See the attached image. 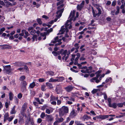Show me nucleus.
Masks as SVG:
<instances>
[{"label": "nucleus", "instance_id": "1", "mask_svg": "<svg viewBox=\"0 0 125 125\" xmlns=\"http://www.w3.org/2000/svg\"><path fill=\"white\" fill-rule=\"evenodd\" d=\"M65 26H62L61 28V30L60 31V32L57 35H59V34H63L64 32L66 31V32L68 31V28L71 29L72 27V26L71 24V22L70 21L67 20L65 24Z\"/></svg>", "mask_w": 125, "mask_h": 125}, {"label": "nucleus", "instance_id": "2", "mask_svg": "<svg viewBox=\"0 0 125 125\" xmlns=\"http://www.w3.org/2000/svg\"><path fill=\"white\" fill-rule=\"evenodd\" d=\"M68 112V108L66 106H63L60 109L59 111V114L61 116H62Z\"/></svg>", "mask_w": 125, "mask_h": 125}, {"label": "nucleus", "instance_id": "3", "mask_svg": "<svg viewBox=\"0 0 125 125\" xmlns=\"http://www.w3.org/2000/svg\"><path fill=\"white\" fill-rule=\"evenodd\" d=\"M75 13V11H71L70 16L69 17L70 18L69 21H71L73 20V21H75L76 20V18L78 17L79 16L78 13V12H76V15L75 17H74V15Z\"/></svg>", "mask_w": 125, "mask_h": 125}, {"label": "nucleus", "instance_id": "4", "mask_svg": "<svg viewBox=\"0 0 125 125\" xmlns=\"http://www.w3.org/2000/svg\"><path fill=\"white\" fill-rule=\"evenodd\" d=\"M101 71H98L95 73V74H96V76L95 77L93 78L92 79H91L90 81L91 82H94L93 80L95 81V82L96 83H98L100 82L99 80L98 79L100 75V73L101 72Z\"/></svg>", "mask_w": 125, "mask_h": 125}, {"label": "nucleus", "instance_id": "5", "mask_svg": "<svg viewBox=\"0 0 125 125\" xmlns=\"http://www.w3.org/2000/svg\"><path fill=\"white\" fill-rule=\"evenodd\" d=\"M59 37L58 36H56L54 38L53 40L51 42L53 43H55L57 42H58V43H56L55 44V46H57L58 45H59L62 43V42H61L62 40L61 39H58Z\"/></svg>", "mask_w": 125, "mask_h": 125}, {"label": "nucleus", "instance_id": "6", "mask_svg": "<svg viewBox=\"0 0 125 125\" xmlns=\"http://www.w3.org/2000/svg\"><path fill=\"white\" fill-rule=\"evenodd\" d=\"M63 8L57 11L56 12L57 15L56 16L57 18L55 19L53 21L54 22H56L57 21L58 18H59L60 17L62 16V13L63 12Z\"/></svg>", "mask_w": 125, "mask_h": 125}, {"label": "nucleus", "instance_id": "7", "mask_svg": "<svg viewBox=\"0 0 125 125\" xmlns=\"http://www.w3.org/2000/svg\"><path fill=\"white\" fill-rule=\"evenodd\" d=\"M53 29L52 28H50L46 32H44L43 33H41V36H44V38H43V40H45L46 38V35L47 34H49V33L52 31Z\"/></svg>", "mask_w": 125, "mask_h": 125}, {"label": "nucleus", "instance_id": "8", "mask_svg": "<svg viewBox=\"0 0 125 125\" xmlns=\"http://www.w3.org/2000/svg\"><path fill=\"white\" fill-rule=\"evenodd\" d=\"M21 32V33L19 34V35L22 36H24V37L25 38H26L29 35L28 32L25 30H22Z\"/></svg>", "mask_w": 125, "mask_h": 125}, {"label": "nucleus", "instance_id": "9", "mask_svg": "<svg viewBox=\"0 0 125 125\" xmlns=\"http://www.w3.org/2000/svg\"><path fill=\"white\" fill-rule=\"evenodd\" d=\"M4 67L5 72L7 74H9L11 72V70L10 65L5 66Z\"/></svg>", "mask_w": 125, "mask_h": 125}, {"label": "nucleus", "instance_id": "10", "mask_svg": "<svg viewBox=\"0 0 125 125\" xmlns=\"http://www.w3.org/2000/svg\"><path fill=\"white\" fill-rule=\"evenodd\" d=\"M107 116L106 115H99L98 116H97L93 118V119L96 120L97 119H104L106 118L107 117Z\"/></svg>", "mask_w": 125, "mask_h": 125}, {"label": "nucleus", "instance_id": "11", "mask_svg": "<svg viewBox=\"0 0 125 125\" xmlns=\"http://www.w3.org/2000/svg\"><path fill=\"white\" fill-rule=\"evenodd\" d=\"M84 1L83 0L80 4L77 5V9L80 11L81 10L84 6Z\"/></svg>", "mask_w": 125, "mask_h": 125}, {"label": "nucleus", "instance_id": "12", "mask_svg": "<svg viewBox=\"0 0 125 125\" xmlns=\"http://www.w3.org/2000/svg\"><path fill=\"white\" fill-rule=\"evenodd\" d=\"M27 85V83L25 81L22 82L21 83V91H23V89L25 88L26 87Z\"/></svg>", "mask_w": 125, "mask_h": 125}, {"label": "nucleus", "instance_id": "13", "mask_svg": "<svg viewBox=\"0 0 125 125\" xmlns=\"http://www.w3.org/2000/svg\"><path fill=\"white\" fill-rule=\"evenodd\" d=\"M70 53V51L69 50L68 52L67 51V50H65L64 51L62 52L61 53V54L62 55H63L62 57V59L64 60V59L65 57L66 56V54L67 55H69Z\"/></svg>", "mask_w": 125, "mask_h": 125}, {"label": "nucleus", "instance_id": "14", "mask_svg": "<svg viewBox=\"0 0 125 125\" xmlns=\"http://www.w3.org/2000/svg\"><path fill=\"white\" fill-rule=\"evenodd\" d=\"M46 120L48 122H51L54 120L53 117L51 115L46 114Z\"/></svg>", "mask_w": 125, "mask_h": 125}, {"label": "nucleus", "instance_id": "15", "mask_svg": "<svg viewBox=\"0 0 125 125\" xmlns=\"http://www.w3.org/2000/svg\"><path fill=\"white\" fill-rule=\"evenodd\" d=\"M5 3L6 4V6L7 7H8L10 6H12L13 5H14L16 4V2H14L12 4L8 1H5Z\"/></svg>", "mask_w": 125, "mask_h": 125}, {"label": "nucleus", "instance_id": "16", "mask_svg": "<svg viewBox=\"0 0 125 125\" xmlns=\"http://www.w3.org/2000/svg\"><path fill=\"white\" fill-rule=\"evenodd\" d=\"M91 118L90 116H89L86 115H85L83 116L81 118V119L82 120L85 121V120H87Z\"/></svg>", "mask_w": 125, "mask_h": 125}, {"label": "nucleus", "instance_id": "17", "mask_svg": "<svg viewBox=\"0 0 125 125\" xmlns=\"http://www.w3.org/2000/svg\"><path fill=\"white\" fill-rule=\"evenodd\" d=\"M73 87L71 85H70L65 87L64 89L67 92H69L73 89Z\"/></svg>", "mask_w": 125, "mask_h": 125}, {"label": "nucleus", "instance_id": "18", "mask_svg": "<svg viewBox=\"0 0 125 125\" xmlns=\"http://www.w3.org/2000/svg\"><path fill=\"white\" fill-rule=\"evenodd\" d=\"M53 111V109L51 107H49L48 108L46 109L45 112L48 114H50L52 113Z\"/></svg>", "mask_w": 125, "mask_h": 125}, {"label": "nucleus", "instance_id": "19", "mask_svg": "<svg viewBox=\"0 0 125 125\" xmlns=\"http://www.w3.org/2000/svg\"><path fill=\"white\" fill-rule=\"evenodd\" d=\"M27 104L26 103H25L23 105L21 108V110L23 112H25L26 110L27 107Z\"/></svg>", "mask_w": 125, "mask_h": 125}, {"label": "nucleus", "instance_id": "20", "mask_svg": "<svg viewBox=\"0 0 125 125\" xmlns=\"http://www.w3.org/2000/svg\"><path fill=\"white\" fill-rule=\"evenodd\" d=\"M62 87L61 85H57L56 86L55 91L58 94V92L61 91L62 90Z\"/></svg>", "mask_w": 125, "mask_h": 125}, {"label": "nucleus", "instance_id": "21", "mask_svg": "<svg viewBox=\"0 0 125 125\" xmlns=\"http://www.w3.org/2000/svg\"><path fill=\"white\" fill-rule=\"evenodd\" d=\"M15 105L13 106L11 110L10 111V114L12 115L16 113L17 111L15 110Z\"/></svg>", "mask_w": 125, "mask_h": 125}, {"label": "nucleus", "instance_id": "22", "mask_svg": "<svg viewBox=\"0 0 125 125\" xmlns=\"http://www.w3.org/2000/svg\"><path fill=\"white\" fill-rule=\"evenodd\" d=\"M14 65L18 66H22L24 65L23 63L21 62H16L15 63Z\"/></svg>", "mask_w": 125, "mask_h": 125}, {"label": "nucleus", "instance_id": "23", "mask_svg": "<svg viewBox=\"0 0 125 125\" xmlns=\"http://www.w3.org/2000/svg\"><path fill=\"white\" fill-rule=\"evenodd\" d=\"M74 46L75 47V49L76 50L75 51V52L76 53L78 52V49L79 48L80 46L79 44L78 43H75L74 45Z\"/></svg>", "mask_w": 125, "mask_h": 125}, {"label": "nucleus", "instance_id": "24", "mask_svg": "<svg viewBox=\"0 0 125 125\" xmlns=\"http://www.w3.org/2000/svg\"><path fill=\"white\" fill-rule=\"evenodd\" d=\"M50 101H53L57 100L58 99V97H55L53 95H52L50 97Z\"/></svg>", "mask_w": 125, "mask_h": 125}, {"label": "nucleus", "instance_id": "25", "mask_svg": "<svg viewBox=\"0 0 125 125\" xmlns=\"http://www.w3.org/2000/svg\"><path fill=\"white\" fill-rule=\"evenodd\" d=\"M117 104L116 103H113L112 104H111L109 106L110 107H113L114 108H116L117 107Z\"/></svg>", "mask_w": 125, "mask_h": 125}, {"label": "nucleus", "instance_id": "26", "mask_svg": "<svg viewBox=\"0 0 125 125\" xmlns=\"http://www.w3.org/2000/svg\"><path fill=\"white\" fill-rule=\"evenodd\" d=\"M82 70L81 71V72L82 73H87V71L86 70L87 67L85 66L82 67Z\"/></svg>", "mask_w": 125, "mask_h": 125}, {"label": "nucleus", "instance_id": "27", "mask_svg": "<svg viewBox=\"0 0 125 125\" xmlns=\"http://www.w3.org/2000/svg\"><path fill=\"white\" fill-rule=\"evenodd\" d=\"M46 85L47 87L49 89H51L53 88L52 84L50 83H46Z\"/></svg>", "mask_w": 125, "mask_h": 125}, {"label": "nucleus", "instance_id": "28", "mask_svg": "<svg viewBox=\"0 0 125 125\" xmlns=\"http://www.w3.org/2000/svg\"><path fill=\"white\" fill-rule=\"evenodd\" d=\"M14 95L12 92H10L9 93V98L10 100L11 101L12 100Z\"/></svg>", "mask_w": 125, "mask_h": 125}, {"label": "nucleus", "instance_id": "29", "mask_svg": "<svg viewBox=\"0 0 125 125\" xmlns=\"http://www.w3.org/2000/svg\"><path fill=\"white\" fill-rule=\"evenodd\" d=\"M56 78H57L58 82H61L63 81L64 79V77H57Z\"/></svg>", "mask_w": 125, "mask_h": 125}, {"label": "nucleus", "instance_id": "30", "mask_svg": "<svg viewBox=\"0 0 125 125\" xmlns=\"http://www.w3.org/2000/svg\"><path fill=\"white\" fill-rule=\"evenodd\" d=\"M92 67L91 66H90L88 67H87L86 70L87 71V73H90L92 72Z\"/></svg>", "mask_w": 125, "mask_h": 125}, {"label": "nucleus", "instance_id": "31", "mask_svg": "<svg viewBox=\"0 0 125 125\" xmlns=\"http://www.w3.org/2000/svg\"><path fill=\"white\" fill-rule=\"evenodd\" d=\"M55 119L56 120L58 121L59 123L62 122L63 120V119L62 117L60 118H56Z\"/></svg>", "mask_w": 125, "mask_h": 125}, {"label": "nucleus", "instance_id": "32", "mask_svg": "<svg viewBox=\"0 0 125 125\" xmlns=\"http://www.w3.org/2000/svg\"><path fill=\"white\" fill-rule=\"evenodd\" d=\"M35 83L34 82H33L32 83L30 84L29 87L31 88H33L35 86Z\"/></svg>", "mask_w": 125, "mask_h": 125}, {"label": "nucleus", "instance_id": "33", "mask_svg": "<svg viewBox=\"0 0 125 125\" xmlns=\"http://www.w3.org/2000/svg\"><path fill=\"white\" fill-rule=\"evenodd\" d=\"M15 117L14 115H13L9 117L7 120L9 122H11L13 119Z\"/></svg>", "mask_w": 125, "mask_h": 125}, {"label": "nucleus", "instance_id": "34", "mask_svg": "<svg viewBox=\"0 0 125 125\" xmlns=\"http://www.w3.org/2000/svg\"><path fill=\"white\" fill-rule=\"evenodd\" d=\"M46 73L48 75H53L54 74V73L52 71H48L46 72Z\"/></svg>", "mask_w": 125, "mask_h": 125}, {"label": "nucleus", "instance_id": "35", "mask_svg": "<svg viewBox=\"0 0 125 125\" xmlns=\"http://www.w3.org/2000/svg\"><path fill=\"white\" fill-rule=\"evenodd\" d=\"M96 8L97 9L98 12V13H97V15H100L101 14V9L100 8L99 6H98V7H96Z\"/></svg>", "mask_w": 125, "mask_h": 125}, {"label": "nucleus", "instance_id": "36", "mask_svg": "<svg viewBox=\"0 0 125 125\" xmlns=\"http://www.w3.org/2000/svg\"><path fill=\"white\" fill-rule=\"evenodd\" d=\"M70 115L73 117L75 116L76 115V114L75 113V111L74 110H73L71 111L70 114Z\"/></svg>", "mask_w": 125, "mask_h": 125}, {"label": "nucleus", "instance_id": "37", "mask_svg": "<svg viewBox=\"0 0 125 125\" xmlns=\"http://www.w3.org/2000/svg\"><path fill=\"white\" fill-rule=\"evenodd\" d=\"M58 80L57 79H54L52 78H51L49 80V82H58Z\"/></svg>", "mask_w": 125, "mask_h": 125}, {"label": "nucleus", "instance_id": "38", "mask_svg": "<svg viewBox=\"0 0 125 125\" xmlns=\"http://www.w3.org/2000/svg\"><path fill=\"white\" fill-rule=\"evenodd\" d=\"M52 53L55 56H56L60 54V52H55L54 51H53L52 52Z\"/></svg>", "mask_w": 125, "mask_h": 125}, {"label": "nucleus", "instance_id": "39", "mask_svg": "<svg viewBox=\"0 0 125 125\" xmlns=\"http://www.w3.org/2000/svg\"><path fill=\"white\" fill-rule=\"evenodd\" d=\"M45 116H46V114L44 112H42L40 115V117L41 118H43Z\"/></svg>", "mask_w": 125, "mask_h": 125}, {"label": "nucleus", "instance_id": "40", "mask_svg": "<svg viewBox=\"0 0 125 125\" xmlns=\"http://www.w3.org/2000/svg\"><path fill=\"white\" fill-rule=\"evenodd\" d=\"M10 84L12 86H15L16 84L15 83V81L14 80H12L10 82Z\"/></svg>", "mask_w": 125, "mask_h": 125}, {"label": "nucleus", "instance_id": "41", "mask_svg": "<svg viewBox=\"0 0 125 125\" xmlns=\"http://www.w3.org/2000/svg\"><path fill=\"white\" fill-rule=\"evenodd\" d=\"M75 123L77 125H84V124L81 123L80 122L78 121H75Z\"/></svg>", "mask_w": 125, "mask_h": 125}, {"label": "nucleus", "instance_id": "42", "mask_svg": "<svg viewBox=\"0 0 125 125\" xmlns=\"http://www.w3.org/2000/svg\"><path fill=\"white\" fill-rule=\"evenodd\" d=\"M25 78V76L23 75L20 77L19 80L20 81H22L24 80Z\"/></svg>", "mask_w": 125, "mask_h": 125}, {"label": "nucleus", "instance_id": "43", "mask_svg": "<svg viewBox=\"0 0 125 125\" xmlns=\"http://www.w3.org/2000/svg\"><path fill=\"white\" fill-rule=\"evenodd\" d=\"M5 48L11 49V46L8 45H4Z\"/></svg>", "mask_w": 125, "mask_h": 125}, {"label": "nucleus", "instance_id": "44", "mask_svg": "<svg viewBox=\"0 0 125 125\" xmlns=\"http://www.w3.org/2000/svg\"><path fill=\"white\" fill-rule=\"evenodd\" d=\"M92 12L93 13V16L94 17H95L97 15H97V14L95 13V12L94 11L93 8H92Z\"/></svg>", "mask_w": 125, "mask_h": 125}, {"label": "nucleus", "instance_id": "45", "mask_svg": "<svg viewBox=\"0 0 125 125\" xmlns=\"http://www.w3.org/2000/svg\"><path fill=\"white\" fill-rule=\"evenodd\" d=\"M63 0H61L57 3V6H58L59 5H61L62 4V3L63 2Z\"/></svg>", "mask_w": 125, "mask_h": 125}, {"label": "nucleus", "instance_id": "46", "mask_svg": "<svg viewBox=\"0 0 125 125\" xmlns=\"http://www.w3.org/2000/svg\"><path fill=\"white\" fill-rule=\"evenodd\" d=\"M117 105L119 107H122L123 105V103H119L117 104Z\"/></svg>", "mask_w": 125, "mask_h": 125}, {"label": "nucleus", "instance_id": "47", "mask_svg": "<svg viewBox=\"0 0 125 125\" xmlns=\"http://www.w3.org/2000/svg\"><path fill=\"white\" fill-rule=\"evenodd\" d=\"M37 37V35H33V37L32 38V39L33 42H34V41L35 39H36V41H37V39H36Z\"/></svg>", "mask_w": 125, "mask_h": 125}, {"label": "nucleus", "instance_id": "48", "mask_svg": "<svg viewBox=\"0 0 125 125\" xmlns=\"http://www.w3.org/2000/svg\"><path fill=\"white\" fill-rule=\"evenodd\" d=\"M46 86L45 85H43L42 86L41 89V90L43 91H45L46 90L45 88Z\"/></svg>", "mask_w": 125, "mask_h": 125}, {"label": "nucleus", "instance_id": "49", "mask_svg": "<svg viewBox=\"0 0 125 125\" xmlns=\"http://www.w3.org/2000/svg\"><path fill=\"white\" fill-rule=\"evenodd\" d=\"M98 89H94L92 91V94H94L96 93L98 91Z\"/></svg>", "mask_w": 125, "mask_h": 125}, {"label": "nucleus", "instance_id": "50", "mask_svg": "<svg viewBox=\"0 0 125 125\" xmlns=\"http://www.w3.org/2000/svg\"><path fill=\"white\" fill-rule=\"evenodd\" d=\"M121 114H122L121 115H119L118 116H116V118H120L124 116L125 115V113H121Z\"/></svg>", "mask_w": 125, "mask_h": 125}, {"label": "nucleus", "instance_id": "51", "mask_svg": "<svg viewBox=\"0 0 125 125\" xmlns=\"http://www.w3.org/2000/svg\"><path fill=\"white\" fill-rule=\"evenodd\" d=\"M30 34L31 35L34 34L36 32V31L34 30H32L30 32Z\"/></svg>", "mask_w": 125, "mask_h": 125}, {"label": "nucleus", "instance_id": "52", "mask_svg": "<svg viewBox=\"0 0 125 125\" xmlns=\"http://www.w3.org/2000/svg\"><path fill=\"white\" fill-rule=\"evenodd\" d=\"M37 22L40 25L42 24V22L41 21V20L40 19H38L37 20Z\"/></svg>", "mask_w": 125, "mask_h": 125}, {"label": "nucleus", "instance_id": "53", "mask_svg": "<svg viewBox=\"0 0 125 125\" xmlns=\"http://www.w3.org/2000/svg\"><path fill=\"white\" fill-rule=\"evenodd\" d=\"M9 117V115L8 113H6L4 115V118H7V119Z\"/></svg>", "mask_w": 125, "mask_h": 125}, {"label": "nucleus", "instance_id": "54", "mask_svg": "<svg viewBox=\"0 0 125 125\" xmlns=\"http://www.w3.org/2000/svg\"><path fill=\"white\" fill-rule=\"evenodd\" d=\"M75 55L74 54L72 55V58L71 59V61H73L75 58Z\"/></svg>", "mask_w": 125, "mask_h": 125}, {"label": "nucleus", "instance_id": "55", "mask_svg": "<svg viewBox=\"0 0 125 125\" xmlns=\"http://www.w3.org/2000/svg\"><path fill=\"white\" fill-rule=\"evenodd\" d=\"M112 80V79L110 77H109L107 78L105 81V82L106 83H107L109 81H111Z\"/></svg>", "mask_w": 125, "mask_h": 125}, {"label": "nucleus", "instance_id": "56", "mask_svg": "<svg viewBox=\"0 0 125 125\" xmlns=\"http://www.w3.org/2000/svg\"><path fill=\"white\" fill-rule=\"evenodd\" d=\"M51 104L53 105H55L56 104V102L54 101H50Z\"/></svg>", "mask_w": 125, "mask_h": 125}, {"label": "nucleus", "instance_id": "57", "mask_svg": "<svg viewBox=\"0 0 125 125\" xmlns=\"http://www.w3.org/2000/svg\"><path fill=\"white\" fill-rule=\"evenodd\" d=\"M116 0H114V1L112 2V5L113 6H115L116 4Z\"/></svg>", "mask_w": 125, "mask_h": 125}, {"label": "nucleus", "instance_id": "58", "mask_svg": "<svg viewBox=\"0 0 125 125\" xmlns=\"http://www.w3.org/2000/svg\"><path fill=\"white\" fill-rule=\"evenodd\" d=\"M62 40L64 41H68L69 40L67 38L65 37H64L62 38Z\"/></svg>", "mask_w": 125, "mask_h": 125}, {"label": "nucleus", "instance_id": "59", "mask_svg": "<svg viewBox=\"0 0 125 125\" xmlns=\"http://www.w3.org/2000/svg\"><path fill=\"white\" fill-rule=\"evenodd\" d=\"M108 106L111 104V100L110 98H108Z\"/></svg>", "mask_w": 125, "mask_h": 125}, {"label": "nucleus", "instance_id": "60", "mask_svg": "<svg viewBox=\"0 0 125 125\" xmlns=\"http://www.w3.org/2000/svg\"><path fill=\"white\" fill-rule=\"evenodd\" d=\"M44 80V79L43 78H40L39 79V81L40 82H43Z\"/></svg>", "mask_w": 125, "mask_h": 125}, {"label": "nucleus", "instance_id": "61", "mask_svg": "<svg viewBox=\"0 0 125 125\" xmlns=\"http://www.w3.org/2000/svg\"><path fill=\"white\" fill-rule=\"evenodd\" d=\"M33 28L32 27H30L28 28V31L29 32L31 31L32 30H33Z\"/></svg>", "mask_w": 125, "mask_h": 125}, {"label": "nucleus", "instance_id": "62", "mask_svg": "<svg viewBox=\"0 0 125 125\" xmlns=\"http://www.w3.org/2000/svg\"><path fill=\"white\" fill-rule=\"evenodd\" d=\"M47 106L46 105H44L41 108V109L43 110H44L45 109H46V107H47Z\"/></svg>", "mask_w": 125, "mask_h": 125}, {"label": "nucleus", "instance_id": "63", "mask_svg": "<svg viewBox=\"0 0 125 125\" xmlns=\"http://www.w3.org/2000/svg\"><path fill=\"white\" fill-rule=\"evenodd\" d=\"M37 102H38L39 104H42V103L41 102H40V100L38 98H35Z\"/></svg>", "mask_w": 125, "mask_h": 125}, {"label": "nucleus", "instance_id": "64", "mask_svg": "<svg viewBox=\"0 0 125 125\" xmlns=\"http://www.w3.org/2000/svg\"><path fill=\"white\" fill-rule=\"evenodd\" d=\"M17 70H19L20 71H23L24 70L23 67L17 69Z\"/></svg>", "mask_w": 125, "mask_h": 125}]
</instances>
